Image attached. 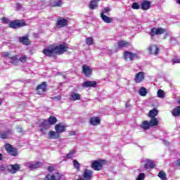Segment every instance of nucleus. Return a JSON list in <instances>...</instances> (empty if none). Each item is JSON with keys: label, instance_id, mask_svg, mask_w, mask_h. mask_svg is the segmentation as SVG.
Returning a JSON list of instances; mask_svg holds the SVG:
<instances>
[{"label": "nucleus", "instance_id": "f257e3e1", "mask_svg": "<svg viewBox=\"0 0 180 180\" xmlns=\"http://www.w3.org/2000/svg\"><path fill=\"white\" fill-rule=\"evenodd\" d=\"M67 50H68L67 44H60L58 46L51 44L48 46L47 49H44L42 53L44 56H46V57H53L54 54H64Z\"/></svg>", "mask_w": 180, "mask_h": 180}, {"label": "nucleus", "instance_id": "f03ea898", "mask_svg": "<svg viewBox=\"0 0 180 180\" xmlns=\"http://www.w3.org/2000/svg\"><path fill=\"white\" fill-rule=\"evenodd\" d=\"M148 33L151 37H154L155 36H160V34H164V33H165L164 37L165 39H167V37L169 36L168 32H167V30L162 27H153Z\"/></svg>", "mask_w": 180, "mask_h": 180}, {"label": "nucleus", "instance_id": "7ed1b4c3", "mask_svg": "<svg viewBox=\"0 0 180 180\" xmlns=\"http://www.w3.org/2000/svg\"><path fill=\"white\" fill-rule=\"evenodd\" d=\"M155 126H158V119H150V122L144 120L141 124V129H143V130H148L151 129V127H154Z\"/></svg>", "mask_w": 180, "mask_h": 180}, {"label": "nucleus", "instance_id": "20e7f679", "mask_svg": "<svg viewBox=\"0 0 180 180\" xmlns=\"http://www.w3.org/2000/svg\"><path fill=\"white\" fill-rule=\"evenodd\" d=\"M25 26H27V25L23 20H13L8 24V27L10 29H19L20 27H25Z\"/></svg>", "mask_w": 180, "mask_h": 180}, {"label": "nucleus", "instance_id": "39448f33", "mask_svg": "<svg viewBox=\"0 0 180 180\" xmlns=\"http://www.w3.org/2000/svg\"><path fill=\"white\" fill-rule=\"evenodd\" d=\"M123 57L125 61H134V60L140 58L139 54L129 51H124Z\"/></svg>", "mask_w": 180, "mask_h": 180}, {"label": "nucleus", "instance_id": "423d86ee", "mask_svg": "<svg viewBox=\"0 0 180 180\" xmlns=\"http://www.w3.org/2000/svg\"><path fill=\"white\" fill-rule=\"evenodd\" d=\"M103 165H106L105 160H98L92 162L91 167L94 169V171H101Z\"/></svg>", "mask_w": 180, "mask_h": 180}, {"label": "nucleus", "instance_id": "0eeeda50", "mask_svg": "<svg viewBox=\"0 0 180 180\" xmlns=\"http://www.w3.org/2000/svg\"><path fill=\"white\" fill-rule=\"evenodd\" d=\"M5 148L6 151L8 153V154H9V155H12V157H16L19 155L18 148H14L11 143H6Z\"/></svg>", "mask_w": 180, "mask_h": 180}, {"label": "nucleus", "instance_id": "6e6552de", "mask_svg": "<svg viewBox=\"0 0 180 180\" xmlns=\"http://www.w3.org/2000/svg\"><path fill=\"white\" fill-rule=\"evenodd\" d=\"M55 25L58 29L65 27L68 26V20L64 18L63 17H58Z\"/></svg>", "mask_w": 180, "mask_h": 180}, {"label": "nucleus", "instance_id": "1a4fd4ad", "mask_svg": "<svg viewBox=\"0 0 180 180\" xmlns=\"http://www.w3.org/2000/svg\"><path fill=\"white\" fill-rule=\"evenodd\" d=\"M35 91L38 95H43V94L47 92V82H41L36 87Z\"/></svg>", "mask_w": 180, "mask_h": 180}, {"label": "nucleus", "instance_id": "9d476101", "mask_svg": "<svg viewBox=\"0 0 180 180\" xmlns=\"http://www.w3.org/2000/svg\"><path fill=\"white\" fill-rule=\"evenodd\" d=\"M130 46H131V44L128 41L120 40L117 42L115 47L116 50H120V49L130 47Z\"/></svg>", "mask_w": 180, "mask_h": 180}, {"label": "nucleus", "instance_id": "9b49d317", "mask_svg": "<svg viewBox=\"0 0 180 180\" xmlns=\"http://www.w3.org/2000/svg\"><path fill=\"white\" fill-rule=\"evenodd\" d=\"M7 170L10 174H16V172L20 170V165L16 163L14 165H10L7 166Z\"/></svg>", "mask_w": 180, "mask_h": 180}, {"label": "nucleus", "instance_id": "f8f14e48", "mask_svg": "<svg viewBox=\"0 0 180 180\" xmlns=\"http://www.w3.org/2000/svg\"><path fill=\"white\" fill-rule=\"evenodd\" d=\"M148 51L152 56H158L160 54V48L158 45H152L148 47Z\"/></svg>", "mask_w": 180, "mask_h": 180}, {"label": "nucleus", "instance_id": "ddd939ff", "mask_svg": "<svg viewBox=\"0 0 180 180\" xmlns=\"http://www.w3.org/2000/svg\"><path fill=\"white\" fill-rule=\"evenodd\" d=\"M18 40L19 42L21 43V44H23V46H30V44L32 43L30 41V39H29V35L20 37L18 38Z\"/></svg>", "mask_w": 180, "mask_h": 180}, {"label": "nucleus", "instance_id": "4468645a", "mask_svg": "<svg viewBox=\"0 0 180 180\" xmlns=\"http://www.w3.org/2000/svg\"><path fill=\"white\" fill-rule=\"evenodd\" d=\"M82 72L83 74H84L85 77L89 78V77L92 75V69H91V68H89V66H87L86 65H83Z\"/></svg>", "mask_w": 180, "mask_h": 180}, {"label": "nucleus", "instance_id": "2eb2a0df", "mask_svg": "<svg viewBox=\"0 0 180 180\" xmlns=\"http://www.w3.org/2000/svg\"><path fill=\"white\" fill-rule=\"evenodd\" d=\"M43 166V162H35L34 163H28V168L31 169V171H34V169H37V168H41Z\"/></svg>", "mask_w": 180, "mask_h": 180}, {"label": "nucleus", "instance_id": "dca6fc26", "mask_svg": "<svg viewBox=\"0 0 180 180\" xmlns=\"http://www.w3.org/2000/svg\"><path fill=\"white\" fill-rule=\"evenodd\" d=\"M89 123L91 126H99L101 124V118L99 117H91Z\"/></svg>", "mask_w": 180, "mask_h": 180}, {"label": "nucleus", "instance_id": "f3484780", "mask_svg": "<svg viewBox=\"0 0 180 180\" xmlns=\"http://www.w3.org/2000/svg\"><path fill=\"white\" fill-rule=\"evenodd\" d=\"M144 79V73L139 72L136 74L134 81L136 84H140Z\"/></svg>", "mask_w": 180, "mask_h": 180}, {"label": "nucleus", "instance_id": "a211bd4d", "mask_svg": "<svg viewBox=\"0 0 180 180\" xmlns=\"http://www.w3.org/2000/svg\"><path fill=\"white\" fill-rule=\"evenodd\" d=\"M97 85V83L96 81H86L82 84V86L84 88H96Z\"/></svg>", "mask_w": 180, "mask_h": 180}, {"label": "nucleus", "instance_id": "6ab92c4d", "mask_svg": "<svg viewBox=\"0 0 180 180\" xmlns=\"http://www.w3.org/2000/svg\"><path fill=\"white\" fill-rule=\"evenodd\" d=\"M65 129H67V127L63 125L61 123L57 124L55 126V130L56 133H58L59 134L60 133H64V131H65Z\"/></svg>", "mask_w": 180, "mask_h": 180}, {"label": "nucleus", "instance_id": "aec40b11", "mask_svg": "<svg viewBox=\"0 0 180 180\" xmlns=\"http://www.w3.org/2000/svg\"><path fill=\"white\" fill-rule=\"evenodd\" d=\"M39 126L40 127H42V129H39V131H44V130H49V129H50V124L47 120H44L39 124Z\"/></svg>", "mask_w": 180, "mask_h": 180}, {"label": "nucleus", "instance_id": "412c9836", "mask_svg": "<svg viewBox=\"0 0 180 180\" xmlns=\"http://www.w3.org/2000/svg\"><path fill=\"white\" fill-rule=\"evenodd\" d=\"M60 134L57 133V131H50L49 133V139H50L51 140H56L57 139H60Z\"/></svg>", "mask_w": 180, "mask_h": 180}, {"label": "nucleus", "instance_id": "4be33fe9", "mask_svg": "<svg viewBox=\"0 0 180 180\" xmlns=\"http://www.w3.org/2000/svg\"><path fill=\"white\" fill-rule=\"evenodd\" d=\"M145 169H150L153 168H155V164L151 160H148L146 164L144 165Z\"/></svg>", "mask_w": 180, "mask_h": 180}, {"label": "nucleus", "instance_id": "5701e85b", "mask_svg": "<svg viewBox=\"0 0 180 180\" xmlns=\"http://www.w3.org/2000/svg\"><path fill=\"white\" fill-rule=\"evenodd\" d=\"M11 133H12L11 130H7V131H3L0 134V139H2L3 140L9 139V136H11Z\"/></svg>", "mask_w": 180, "mask_h": 180}, {"label": "nucleus", "instance_id": "b1692460", "mask_svg": "<svg viewBox=\"0 0 180 180\" xmlns=\"http://www.w3.org/2000/svg\"><path fill=\"white\" fill-rule=\"evenodd\" d=\"M141 8H142L143 11H148V9H150V8H151V2L148 1H145L142 2Z\"/></svg>", "mask_w": 180, "mask_h": 180}, {"label": "nucleus", "instance_id": "393cba45", "mask_svg": "<svg viewBox=\"0 0 180 180\" xmlns=\"http://www.w3.org/2000/svg\"><path fill=\"white\" fill-rule=\"evenodd\" d=\"M92 171L86 169L83 174L84 179L89 180L92 178Z\"/></svg>", "mask_w": 180, "mask_h": 180}, {"label": "nucleus", "instance_id": "a878e982", "mask_svg": "<svg viewBox=\"0 0 180 180\" xmlns=\"http://www.w3.org/2000/svg\"><path fill=\"white\" fill-rule=\"evenodd\" d=\"M10 58L11 60V63L13 65H18V64H19V55H15L14 56H11Z\"/></svg>", "mask_w": 180, "mask_h": 180}, {"label": "nucleus", "instance_id": "bb28decb", "mask_svg": "<svg viewBox=\"0 0 180 180\" xmlns=\"http://www.w3.org/2000/svg\"><path fill=\"white\" fill-rule=\"evenodd\" d=\"M172 115L174 117H179L180 116V106L175 107L172 111Z\"/></svg>", "mask_w": 180, "mask_h": 180}, {"label": "nucleus", "instance_id": "cd10ccee", "mask_svg": "<svg viewBox=\"0 0 180 180\" xmlns=\"http://www.w3.org/2000/svg\"><path fill=\"white\" fill-rule=\"evenodd\" d=\"M158 115V111L156 108H153L151 110L149 111L148 116L150 117V119H157L155 118V116Z\"/></svg>", "mask_w": 180, "mask_h": 180}, {"label": "nucleus", "instance_id": "c85d7f7f", "mask_svg": "<svg viewBox=\"0 0 180 180\" xmlns=\"http://www.w3.org/2000/svg\"><path fill=\"white\" fill-rule=\"evenodd\" d=\"M47 122H49L50 126H53V124H56L57 123V117L51 115L48 118Z\"/></svg>", "mask_w": 180, "mask_h": 180}, {"label": "nucleus", "instance_id": "c756f323", "mask_svg": "<svg viewBox=\"0 0 180 180\" xmlns=\"http://www.w3.org/2000/svg\"><path fill=\"white\" fill-rule=\"evenodd\" d=\"M101 18L105 22V23H112V18L110 17H108V15H105L103 13L101 14Z\"/></svg>", "mask_w": 180, "mask_h": 180}, {"label": "nucleus", "instance_id": "7c9ffc66", "mask_svg": "<svg viewBox=\"0 0 180 180\" xmlns=\"http://www.w3.org/2000/svg\"><path fill=\"white\" fill-rule=\"evenodd\" d=\"M89 6L91 11H94V9H96V8H98V1H90Z\"/></svg>", "mask_w": 180, "mask_h": 180}, {"label": "nucleus", "instance_id": "2f4dec72", "mask_svg": "<svg viewBox=\"0 0 180 180\" xmlns=\"http://www.w3.org/2000/svg\"><path fill=\"white\" fill-rule=\"evenodd\" d=\"M70 101H79L81 95L79 94H72L70 97Z\"/></svg>", "mask_w": 180, "mask_h": 180}, {"label": "nucleus", "instance_id": "473e14b6", "mask_svg": "<svg viewBox=\"0 0 180 180\" xmlns=\"http://www.w3.org/2000/svg\"><path fill=\"white\" fill-rule=\"evenodd\" d=\"M158 176L162 180H167V173L162 170L158 173Z\"/></svg>", "mask_w": 180, "mask_h": 180}, {"label": "nucleus", "instance_id": "72a5a7b5", "mask_svg": "<svg viewBox=\"0 0 180 180\" xmlns=\"http://www.w3.org/2000/svg\"><path fill=\"white\" fill-rule=\"evenodd\" d=\"M148 92V91H147V89H146V87H141L139 90V95H141V96H146Z\"/></svg>", "mask_w": 180, "mask_h": 180}, {"label": "nucleus", "instance_id": "f704fd0d", "mask_svg": "<svg viewBox=\"0 0 180 180\" xmlns=\"http://www.w3.org/2000/svg\"><path fill=\"white\" fill-rule=\"evenodd\" d=\"M61 5H63V1H53L52 3H50V6L53 7L61 6Z\"/></svg>", "mask_w": 180, "mask_h": 180}, {"label": "nucleus", "instance_id": "c9c22d12", "mask_svg": "<svg viewBox=\"0 0 180 180\" xmlns=\"http://www.w3.org/2000/svg\"><path fill=\"white\" fill-rule=\"evenodd\" d=\"M86 44L87 46H92L94 44V38L89 37L86 39Z\"/></svg>", "mask_w": 180, "mask_h": 180}, {"label": "nucleus", "instance_id": "e433bc0d", "mask_svg": "<svg viewBox=\"0 0 180 180\" xmlns=\"http://www.w3.org/2000/svg\"><path fill=\"white\" fill-rule=\"evenodd\" d=\"M73 165L77 171H81L80 165L77 160H73Z\"/></svg>", "mask_w": 180, "mask_h": 180}, {"label": "nucleus", "instance_id": "4c0bfd02", "mask_svg": "<svg viewBox=\"0 0 180 180\" xmlns=\"http://www.w3.org/2000/svg\"><path fill=\"white\" fill-rule=\"evenodd\" d=\"M54 176L53 180H60L63 178V175L58 172L52 174Z\"/></svg>", "mask_w": 180, "mask_h": 180}, {"label": "nucleus", "instance_id": "58836bf2", "mask_svg": "<svg viewBox=\"0 0 180 180\" xmlns=\"http://www.w3.org/2000/svg\"><path fill=\"white\" fill-rule=\"evenodd\" d=\"M75 153H76L75 150H70L69 153L68 154H66V158H68V160H69L72 157H74V154H75Z\"/></svg>", "mask_w": 180, "mask_h": 180}, {"label": "nucleus", "instance_id": "ea45409f", "mask_svg": "<svg viewBox=\"0 0 180 180\" xmlns=\"http://www.w3.org/2000/svg\"><path fill=\"white\" fill-rule=\"evenodd\" d=\"M158 98H164V96H165V93H164V91H163V90L162 89H159L158 91Z\"/></svg>", "mask_w": 180, "mask_h": 180}, {"label": "nucleus", "instance_id": "a19ab883", "mask_svg": "<svg viewBox=\"0 0 180 180\" xmlns=\"http://www.w3.org/2000/svg\"><path fill=\"white\" fill-rule=\"evenodd\" d=\"M1 20L5 25H8V24L9 25V23H11V22H9V19H8V18H6V17L1 18Z\"/></svg>", "mask_w": 180, "mask_h": 180}, {"label": "nucleus", "instance_id": "79ce46f5", "mask_svg": "<svg viewBox=\"0 0 180 180\" xmlns=\"http://www.w3.org/2000/svg\"><path fill=\"white\" fill-rule=\"evenodd\" d=\"M44 180H54V176L53 174H48L44 178Z\"/></svg>", "mask_w": 180, "mask_h": 180}, {"label": "nucleus", "instance_id": "37998d69", "mask_svg": "<svg viewBox=\"0 0 180 180\" xmlns=\"http://www.w3.org/2000/svg\"><path fill=\"white\" fill-rule=\"evenodd\" d=\"M18 60L20 61V63H26V61H27V56L24 55L18 58Z\"/></svg>", "mask_w": 180, "mask_h": 180}, {"label": "nucleus", "instance_id": "c03bdc74", "mask_svg": "<svg viewBox=\"0 0 180 180\" xmlns=\"http://www.w3.org/2000/svg\"><path fill=\"white\" fill-rule=\"evenodd\" d=\"M146 178V174L144 173H141L138 175L136 180H143Z\"/></svg>", "mask_w": 180, "mask_h": 180}, {"label": "nucleus", "instance_id": "a18cd8bd", "mask_svg": "<svg viewBox=\"0 0 180 180\" xmlns=\"http://www.w3.org/2000/svg\"><path fill=\"white\" fill-rule=\"evenodd\" d=\"M132 9H140V4L139 3L135 2L131 6Z\"/></svg>", "mask_w": 180, "mask_h": 180}, {"label": "nucleus", "instance_id": "49530a36", "mask_svg": "<svg viewBox=\"0 0 180 180\" xmlns=\"http://www.w3.org/2000/svg\"><path fill=\"white\" fill-rule=\"evenodd\" d=\"M109 12H110V8L105 7V8H103V13H103V15H105V13H108Z\"/></svg>", "mask_w": 180, "mask_h": 180}, {"label": "nucleus", "instance_id": "de8ad7c7", "mask_svg": "<svg viewBox=\"0 0 180 180\" xmlns=\"http://www.w3.org/2000/svg\"><path fill=\"white\" fill-rule=\"evenodd\" d=\"M52 101H60L61 99V96H56L51 98Z\"/></svg>", "mask_w": 180, "mask_h": 180}, {"label": "nucleus", "instance_id": "09e8293b", "mask_svg": "<svg viewBox=\"0 0 180 180\" xmlns=\"http://www.w3.org/2000/svg\"><path fill=\"white\" fill-rule=\"evenodd\" d=\"M17 131L18 133H23V128H22V127H18Z\"/></svg>", "mask_w": 180, "mask_h": 180}, {"label": "nucleus", "instance_id": "8fccbe9b", "mask_svg": "<svg viewBox=\"0 0 180 180\" xmlns=\"http://www.w3.org/2000/svg\"><path fill=\"white\" fill-rule=\"evenodd\" d=\"M172 61L174 64H179L180 63V60L179 59H176V58H173Z\"/></svg>", "mask_w": 180, "mask_h": 180}, {"label": "nucleus", "instance_id": "3c124183", "mask_svg": "<svg viewBox=\"0 0 180 180\" xmlns=\"http://www.w3.org/2000/svg\"><path fill=\"white\" fill-rule=\"evenodd\" d=\"M54 167H53V166H49V167H48V171L49 172H53V171H54Z\"/></svg>", "mask_w": 180, "mask_h": 180}, {"label": "nucleus", "instance_id": "603ef678", "mask_svg": "<svg viewBox=\"0 0 180 180\" xmlns=\"http://www.w3.org/2000/svg\"><path fill=\"white\" fill-rule=\"evenodd\" d=\"M16 8H17V11H20V9H22V4H18Z\"/></svg>", "mask_w": 180, "mask_h": 180}, {"label": "nucleus", "instance_id": "864d4df0", "mask_svg": "<svg viewBox=\"0 0 180 180\" xmlns=\"http://www.w3.org/2000/svg\"><path fill=\"white\" fill-rule=\"evenodd\" d=\"M176 165L177 167H180V159H178V160H176Z\"/></svg>", "mask_w": 180, "mask_h": 180}, {"label": "nucleus", "instance_id": "5fc2aeb1", "mask_svg": "<svg viewBox=\"0 0 180 180\" xmlns=\"http://www.w3.org/2000/svg\"><path fill=\"white\" fill-rule=\"evenodd\" d=\"M70 136H75V131H70Z\"/></svg>", "mask_w": 180, "mask_h": 180}, {"label": "nucleus", "instance_id": "6e6d98bb", "mask_svg": "<svg viewBox=\"0 0 180 180\" xmlns=\"http://www.w3.org/2000/svg\"><path fill=\"white\" fill-rule=\"evenodd\" d=\"M10 53H6V54L4 55V57H9Z\"/></svg>", "mask_w": 180, "mask_h": 180}, {"label": "nucleus", "instance_id": "4d7b16f0", "mask_svg": "<svg viewBox=\"0 0 180 180\" xmlns=\"http://www.w3.org/2000/svg\"><path fill=\"white\" fill-rule=\"evenodd\" d=\"M2 157H3L2 153H0V161H2Z\"/></svg>", "mask_w": 180, "mask_h": 180}, {"label": "nucleus", "instance_id": "13d9d810", "mask_svg": "<svg viewBox=\"0 0 180 180\" xmlns=\"http://www.w3.org/2000/svg\"><path fill=\"white\" fill-rule=\"evenodd\" d=\"M176 4H178L179 5H180V1H177Z\"/></svg>", "mask_w": 180, "mask_h": 180}, {"label": "nucleus", "instance_id": "bf43d9fd", "mask_svg": "<svg viewBox=\"0 0 180 180\" xmlns=\"http://www.w3.org/2000/svg\"><path fill=\"white\" fill-rule=\"evenodd\" d=\"M77 180H84V179H82V178H80V179H77Z\"/></svg>", "mask_w": 180, "mask_h": 180}, {"label": "nucleus", "instance_id": "052dcab7", "mask_svg": "<svg viewBox=\"0 0 180 180\" xmlns=\"http://www.w3.org/2000/svg\"><path fill=\"white\" fill-rule=\"evenodd\" d=\"M172 40H175V39L174 38H172Z\"/></svg>", "mask_w": 180, "mask_h": 180}, {"label": "nucleus", "instance_id": "680f3d73", "mask_svg": "<svg viewBox=\"0 0 180 180\" xmlns=\"http://www.w3.org/2000/svg\"><path fill=\"white\" fill-rule=\"evenodd\" d=\"M176 1H180V0H176Z\"/></svg>", "mask_w": 180, "mask_h": 180}]
</instances>
